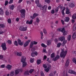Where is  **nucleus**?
Returning <instances> with one entry per match:
<instances>
[{
    "mask_svg": "<svg viewBox=\"0 0 76 76\" xmlns=\"http://www.w3.org/2000/svg\"><path fill=\"white\" fill-rule=\"evenodd\" d=\"M34 69H31L29 70V73H32V72H34Z\"/></svg>",
    "mask_w": 76,
    "mask_h": 76,
    "instance_id": "obj_38",
    "label": "nucleus"
},
{
    "mask_svg": "<svg viewBox=\"0 0 76 76\" xmlns=\"http://www.w3.org/2000/svg\"><path fill=\"white\" fill-rule=\"evenodd\" d=\"M21 16L23 18H25V14H21Z\"/></svg>",
    "mask_w": 76,
    "mask_h": 76,
    "instance_id": "obj_35",
    "label": "nucleus"
},
{
    "mask_svg": "<svg viewBox=\"0 0 76 76\" xmlns=\"http://www.w3.org/2000/svg\"><path fill=\"white\" fill-rule=\"evenodd\" d=\"M37 44H38V42H36L35 41H33V44H34V45Z\"/></svg>",
    "mask_w": 76,
    "mask_h": 76,
    "instance_id": "obj_59",
    "label": "nucleus"
},
{
    "mask_svg": "<svg viewBox=\"0 0 76 76\" xmlns=\"http://www.w3.org/2000/svg\"><path fill=\"white\" fill-rule=\"evenodd\" d=\"M59 58H60V56L58 55H57L55 57L53 58V61H55L57 60L58 59H59Z\"/></svg>",
    "mask_w": 76,
    "mask_h": 76,
    "instance_id": "obj_7",
    "label": "nucleus"
},
{
    "mask_svg": "<svg viewBox=\"0 0 76 76\" xmlns=\"http://www.w3.org/2000/svg\"><path fill=\"white\" fill-rule=\"evenodd\" d=\"M25 75H29V71L28 70L26 71L24 73Z\"/></svg>",
    "mask_w": 76,
    "mask_h": 76,
    "instance_id": "obj_34",
    "label": "nucleus"
},
{
    "mask_svg": "<svg viewBox=\"0 0 76 76\" xmlns=\"http://www.w3.org/2000/svg\"><path fill=\"white\" fill-rule=\"evenodd\" d=\"M30 61L31 63H33L34 61V60L33 59L31 58Z\"/></svg>",
    "mask_w": 76,
    "mask_h": 76,
    "instance_id": "obj_53",
    "label": "nucleus"
},
{
    "mask_svg": "<svg viewBox=\"0 0 76 76\" xmlns=\"http://www.w3.org/2000/svg\"><path fill=\"white\" fill-rule=\"evenodd\" d=\"M50 69H49V67H48L47 69H45V71L46 72H48Z\"/></svg>",
    "mask_w": 76,
    "mask_h": 76,
    "instance_id": "obj_39",
    "label": "nucleus"
},
{
    "mask_svg": "<svg viewBox=\"0 0 76 76\" xmlns=\"http://www.w3.org/2000/svg\"><path fill=\"white\" fill-rule=\"evenodd\" d=\"M37 6H38V7H40V8L42 7L41 4H39V3L37 4Z\"/></svg>",
    "mask_w": 76,
    "mask_h": 76,
    "instance_id": "obj_41",
    "label": "nucleus"
},
{
    "mask_svg": "<svg viewBox=\"0 0 76 76\" xmlns=\"http://www.w3.org/2000/svg\"><path fill=\"white\" fill-rule=\"evenodd\" d=\"M59 40L62 42V41H63L65 40V37L64 36L61 37L59 38Z\"/></svg>",
    "mask_w": 76,
    "mask_h": 76,
    "instance_id": "obj_10",
    "label": "nucleus"
},
{
    "mask_svg": "<svg viewBox=\"0 0 76 76\" xmlns=\"http://www.w3.org/2000/svg\"><path fill=\"white\" fill-rule=\"evenodd\" d=\"M70 39H71V36L70 35H69L68 36L67 38V39L68 41H70Z\"/></svg>",
    "mask_w": 76,
    "mask_h": 76,
    "instance_id": "obj_42",
    "label": "nucleus"
},
{
    "mask_svg": "<svg viewBox=\"0 0 76 76\" xmlns=\"http://www.w3.org/2000/svg\"><path fill=\"white\" fill-rule=\"evenodd\" d=\"M49 76H54V74L53 73H50L49 75Z\"/></svg>",
    "mask_w": 76,
    "mask_h": 76,
    "instance_id": "obj_55",
    "label": "nucleus"
},
{
    "mask_svg": "<svg viewBox=\"0 0 76 76\" xmlns=\"http://www.w3.org/2000/svg\"><path fill=\"white\" fill-rule=\"evenodd\" d=\"M62 33H63V35H67V32L66 31L65 29H63V31L62 32Z\"/></svg>",
    "mask_w": 76,
    "mask_h": 76,
    "instance_id": "obj_17",
    "label": "nucleus"
},
{
    "mask_svg": "<svg viewBox=\"0 0 76 76\" xmlns=\"http://www.w3.org/2000/svg\"><path fill=\"white\" fill-rule=\"evenodd\" d=\"M61 43H59L57 45V47H58V48H59L60 46H61Z\"/></svg>",
    "mask_w": 76,
    "mask_h": 76,
    "instance_id": "obj_36",
    "label": "nucleus"
},
{
    "mask_svg": "<svg viewBox=\"0 0 76 76\" xmlns=\"http://www.w3.org/2000/svg\"><path fill=\"white\" fill-rule=\"evenodd\" d=\"M20 69H19L15 70V75H18L19 73V72H20Z\"/></svg>",
    "mask_w": 76,
    "mask_h": 76,
    "instance_id": "obj_12",
    "label": "nucleus"
},
{
    "mask_svg": "<svg viewBox=\"0 0 76 76\" xmlns=\"http://www.w3.org/2000/svg\"><path fill=\"white\" fill-rule=\"evenodd\" d=\"M44 33L45 34H46L47 32V30H46V29L45 28L43 29V30Z\"/></svg>",
    "mask_w": 76,
    "mask_h": 76,
    "instance_id": "obj_40",
    "label": "nucleus"
},
{
    "mask_svg": "<svg viewBox=\"0 0 76 76\" xmlns=\"http://www.w3.org/2000/svg\"><path fill=\"white\" fill-rule=\"evenodd\" d=\"M45 1L47 3H50V0H45Z\"/></svg>",
    "mask_w": 76,
    "mask_h": 76,
    "instance_id": "obj_44",
    "label": "nucleus"
},
{
    "mask_svg": "<svg viewBox=\"0 0 76 76\" xmlns=\"http://www.w3.org/2000/svg\"><path fill=\"white\" fill-rule=\"evenodd\" d=\"M8 43L9 44H12V41L10 40H8L7 41Z\"/></svg>",
    "mask_w": 76,
    "mask_h": 76,
    "instance_id": "obj_48",
    "label": "nucleus"
},
{
    "mask_svg": "<svg viewBox=\"0 0 76 76\" xmlns=\"http://www.w3.org/2000/svg\"><path fill=\"white\" fill-rule=\"evenodd\" d=\"M72 18L73 19H76V14H74L72 15Z\"/></svg>",
    "mask_w": 76,
    "mask_h": 76,
    "instance_id": "obj_24",
    "label": "nucleus"
},
{
    "mask_svg": "<svg viewBox=\"0 0 76 76\" xmlns=\"http://www.w3.org/2000/svg\"><path fill=\"white\" fill-rule=\"evenodd\" d=\"M76 27H75V26H73V30L74 31H75V30H76Z\"/></svg>",
    "mask_w": 76,
    "mask_h": 76,
    "instance_id": "obj_64",
    "label": "nucleus"
},
{
    "mask_svg": "<svg viewBox=\"0 0 76 76\" xmlns=\"http://www.w3.org/2000/svg\"><path fill=\"white\" fill-rule=\"evenodd\" d=\"M17 55L18 56H19L20 57L22 56V53L21 52H17Z\"/></svg>",
    "mask_w": 76,
    "mask_h": 76,
    "instance_id": "obj_27",
    "label": "nucleus"
},
{
    "mask_svg": "<svg viewBox=\"0 0 76 76\" xmlns=\"http://www.w3.org/2000/svg\"><path fill=\"white\" fill-rule=\"evenodd\" d=\"M64 28H58L57 29L58 31L59 32H62L63 31V30H64Z\"/></svg>",
    "mask_w": 76,
    "mask_h": 76,
    "instance_id": "obj_13",
    "label": "nucleus"
},
{
    "mask_svg": "<svg viewBox=\"0 0 76 76\" xmlns=\"http://www.w3.org/2000/svg\"><path fill=\"white\" fill-rule=\"evenodd\" d=\"M35 3L37 4H38L39 3V1L38 0H36Z\"/></svg>",
    "mask_w": 76,
    "mask_h": 76,
    "instance_id": "obj_62",
    "label": "nucleus"
},
{
    "mask_svg": "<svg viewBox=\"0 0 76 76\" xmlns=\"http://www.w3.org/2000/svg\"><path fill=\"white\" fill-rule=\"evenodd\" d=\"M73 62L75 63L76 64V59L75 58H73L72 60Z\"/></svg>",
    "mask_w": 76,
    "mask_h": 76,
    "instance_id": "obj_47",
    "label": "nucleus"
},
{
    "mask_svg": "<svg viewBox=\"0 0 76 76\" xmlns=\"http://www.w3.org/2000/svg\"><path fill=\"white\" fill-rule=\"evenodd\" d=\"M14 44L15 45H16V46H18V42H17V41H15L14 42Z\"/></svg>",
    "mask_w": 76,
    "mask_h": 76,
    "instance_id": "obj_43",
    "label": "nucleus"
},
{
    "mask_svg": "<svg viewBox=\"0 0 76 76\" xmlns=\"http://www.w3.org/2000/svg\"><path fill=\"white\" fill-rule=\"evenodd\" d=\"M66 14H67V15H69V14H70V10L68 8H66Z\"/></svg>",
    "mask_w": 76,
    "mask_h": 76,
    "instance_id": "obj_11",
    "label": "nucleus"
},
{
    "mask_svg": "<svg viewBox=\"0 0 76 76\" xmlns=\"http://www.w3.org/2000/svg\"><path fill=\"white\" fill-rule=\"evenodd\" d=\"M25 60H26V57H25L23 56L21 58V61L23 63L22 67H26V62H25Z\"/></svg>",
    "mask_w": 76,
    "mask_h": 76,
    "instance_id": "obj_1",
    "label": "nucleus"
},
{
    "mask_svg": "<svg viewBox=\"0 0 76 76\" xmlns=\"http://www.w3.org/2000/svg\"><path fill=\"white\" fill-rule=\"evenodd\" d=\"M39 18L38 17H37L36 18V22L37 23H39Z\"/></svg>",
    "mask_w": 76,
    "mask_h": 76,
    "instance_id": "obj_31",
    "label": "nucleus"
},
{
    "mask_svg": "<svg viewBox=\"0 0 76 76\" xmlns=\"http://www.w3.org/2000/svg\"><path fill=\"white\" fill-rule=\"evenodd\" d=\"M25 10H20V12L21 14H25Z\"/></svg>",
    "mask_w": 76,
    "mask_h": 76,
    "instance_id": "obj_21",
    "label": "nucleus"
},
{
    "mask_svg": "<svg viewBox=\"0 0 76 76\" xmlns=\"http://www.w3.org/2000/svg\"><path fill=\"white\" fill-rule=\"evenodd\" d=\"M51 43V40H48L47 41V44L48 45H50Z\"/></svg>",
    "mask_w": 76,
    "mask_h": 76,
    "instance_id": "obj_19",
    "label": "nucleus"
},
{
    "mask_svg": "<svg viewBox=\"0 0 76 76\" xmlns=\"http://www.w3.org/2000/svg\"><path fill=\"white\" fill-rule=\"evenodd\" d=\"M6 15L9 16V12L7 10L5 12Z\"/></svg>",
    "mask_w": 76,
    "mask_h": 76,
    "instance_id": "obj_37",
    "label": "nucleus"
},
{
    "mask_svg": "<svg viewBox=\"0 0 76 76\" xmlns=\"http://www.w3.org/2000/svg\"><path fill=\"white\" fill-rule=\"evenodd\" d=\"M42 8H40L41 10H46L47 9V5H45L43 6V7H42Z\"/></svg>",
    "mask_w": 76,
    "mask_h": 76,
    "instance_id": "obj_14",
    "label": "nucleus"
},
{
    "mask_svg": "<svg viewBox=\"0 0 76 76\" xmlns=\"http://www.w3.org/2000/svg\"><path fill=\"white\" fill-rule=\"evenodd\" d=\"M32 22H33V20H31L29 22V24L31 25V24L32 23Z\"/></svg>",
    "mask_w": 76,
    "mask_h": 76,
    "instance_id": "obj_45",
    "label": "nucleus"
},
{
    "mask_svg": "<svg viewBox=\"0 0 76 76\" xmlns=\"http://www.w3.org/2000/svg\"><path fill=\"white\" fill-rule=\"evenodd\" d=\"M7 22L9 23H11V20L10 18L8 19L7 20Z\"/></svg>",
    "mask_w": 76,
    "mask_h": 76,
    "instance_id": "obj_46",
    "label": "nucleus"
},
{
    "mask_svg": "<svg viewBox=\"0 0 76 76\" xmlns=\"http://www.w3.org/2000/svg\"><path fill=\"white\" fill-rule=\"evenodd\" d=\"M41 46L44 48H46V47H47V46L45 45V44H44V43H42L41 44Z\"/></svg>",
    "mask_w": 76,
    "mask_h": 76,
    "instance_id": "obj_30",
    "label": "nucleus"
},
{
    "mask_svg": "<svg viewBox=\"0 0 76 76\" xmlns=\"http://www.w3.org/2000/svg\"><path fill=\"white\" fill-rule=\"evenodd\" d=\"M67 51L66 50L64 51H64L63 50L61 53V54L60 55V57L62 58H64L65 57H66V54H67Z\"/></svg>",
    "mask_w": 76,
    "mask_h": 76,
    "instance_id": "obj_2",
    "label": "nucleus"
},
{
    "mask_svg": "<svg viewBox=\"0 0 76 76\" xmlns=\"http://www.w3.org/2000/svg\"><path fill=\"white\" fill-rule=\"evenodd\" d=\"M70 20V18L68 17H66V19L64 20V22H68L69 21V20Z\"/></svg>",
    "mask_w": 76,
    "mask_h": 76,
    "instance_id": "obj_16",
    "label": "nucleus"
},
{
    "mask_svg": "<svg viewBox=\"0 0 76 76\" xmlns=\"http://www.w3.org/2000/svg\"><path fill=\"white\" fill-rule=\"evenodd\" d=\"M7 4H8V1H6L5 3V6H6V5H7Z\"/></svg>",
    "mask_w": 76,
    "mask_h": 76,
    "instance_id": "obj_56",
    "label": "nucleus"
},
{
    "mask_svg": "<svg viewBox=\"0 0 76 76\" xmlns=\"http://www.w3.org/2000/svg\"><path fill=\"white\" fill-rule=\"evenodd\" d=\"M68 73H71V74H74L76 75V72H75V71L72 70H69L68 71Z\"/></svg>",
    "mask_w": 76,
    "mask_h": 76,
    "instance_id": "obj_8",
    "label": "nucleus"
},
{
    "mask_svg": "<svg viewBox=\"0 0 76 76\" xmlns=\"http://www.w3.org/2000/svg\"><path fill=\"white\" fill-rule=\"evenodd\" d=\"M31 56H32V57H34V56H35V54L34 53H31Z\"/></svg>",
    "mask_w": 76,
    "mask_h": 76,
    "instance_id": "obj_54",
    "label": "nucleus"
},
{
    "mask_svg": "<svg viewBox=\"0 0 76 76\" xmlns=\"http://www.w3.org/2000/svg\"><path fill=\"white\" fill-rule=\"evenodd\" d=\"M5 27V25L4 24H0V28H4Z\"/></svg>",
    "mask_w": 76,
    "mask_h": 76,
    "instance_id": "obj_28",
    "label": "nucleus"
},
{
    "mask_svg": "<svg viewBox=\"0 0 76 76\" xmlns=\"http://www.w3.org/2000/svg\"><path fill=\"white\" fill-rule=\"evenodd\" d=\"M34 55H35V56H37V55H38V53H37V51L34 52Z\"/></svg>",
    "mask_w": 76,
    "mask_h": 76,
    "instance_id": "obj_60",
    "label": "nucleus"
},
{
    "mask_svg": "<svg viewBox=\"0 0 76 76\" xmlns=\"http://www.w3.org/2000/svg\"><path fill=\"white\" fill-rule=\"evenodd\" d=\"M76 37V32H75V33L73 34L72 36V38L73 39L75 38Z\"/></svg>",
    "mask_w": 76,
    "mask_h": 76,
    "instance_id": "obj_32",
    "label": "nucleus"
},
{
    "mask_svg": "<svg viewBox=\"0 0 76 76\" xmlns=\"http://www.w3.org/2000/svg\"><path fill=\"white\" fill-rule=\"evenodd\" d=\"M15 75V72L13 71H12L11 72L10 75L11 76H14Z\"/></svg>",
    "mask_w": 76,
    "mask_h": 76,
    "instance_id": "obj_23",
    "label": "nucleus"
},
{
    "mask_svg": "<svg viewBox=\"0 0 76 76\" xmlns=\"http://www.w3.org/2000/svg\"><path fill=\"white\" fill-rule=\"evenodd\" d=\"M75 4L72 3L69 5L70 7H75Z\"/></svg>",
    "mask_w": 76,
    "mask_h": 76,
    "instance_id": "obj_26",
    "label": "nucleus"
},
{
    "mask_svg": "<svg viewBox=\"0 0 76 76\" xmlns=\"http://www.w3.org/2000/svg\"><path fill=\"white\" fill-rule=\"evenodd\" d=\"M10 9L13 10L14 9V8H15V5H12L10 6Z\"/></svg>",
    "mask_w": 76,
    "mask_h": 76,
    "instance_id": "obj_22",
    "label": "nucleus"
},
{
    "mask_svg": "<svg viewBox=\"0 0 76 76\" xmlns=\"http://www.w3.org/2000/svg\"><path fill=\"white\" fill-rule=\"evenodd\" d=\"M3 58V56L2 55H0V59H2Z\"/></svg>",
    "mask_w": 76,
    "mask_h": 76,
    "instance_id": "obj_61",
    "label": "nucleus"
},
{
    "mask_svg": "<svg viewBox=\"0 0 76 76\" xmlns=\"http://www.w3.org/2000/svg\"><path fill=\"white\" fill-rule=\"evenodd\" d=\"M41 76H44V73H43V72L42 71L41 72Z\"/></svg>",
    "mask_w": 76,
    "mask_h": 76,
    "instance_id": "obj_52",
    "label": "nucleus"
},
{
    "mask_svg": "<svg viewBox=\"0 0 76 76\" xmlns=\"http://www.w3.org/2000/svg\"><path fill=\"white\" fill-rule=\"evenodd\" d=\"M67 43V40H65L63 42V45H65V44Z\"/></svg>",
    "mask_w": 76,
    "mask_h": 76,
    "instance_id": "obj_49",
    "label": "nucleus"
},
{
    "mask_svg": "<svg viewBox=\"0 0 76 76\" xmlns=\"http://www.w3.org/2000/svg\"><path fill=\"white\" fill-rule=\"evenodd\" d=\"M41 63V59H38L37 61V64H39Z\"/></svg>",
    "mask_w": 76,
    "mask_h": 76,
    "instance_id": "obj_25",
    "label": "nucleus"
},
{
    "mask_svg": "<svg viewBox=\"0 0 76 76\" xmlns=\"http://www.w3.org/2000/svg\"><path fill=\"white\" fill-rule=\"evenodd\" d=\"M2 48L3 50L6 51L7 50V47H6V45L5 43H2L1 45Z\"/></svg>",
    "mask_w": 76,
    "mask_h": 76,
    "instance_id": "obj_4",
    "label": "nucleus"
},
{
    "mask_svg": "<svg viewBox=\"0 0 76 76\" xmlns=\"http://www.w3.org/2000/svg\"><path fill=\"white\" fill-rule=\"evenodd\" d=\"M30 42V40H28V41H26L23 45L24 47H27V46L28 45L29 43Z\"/></svg>",
    "mask_w": 76,
    "mask_h": 76,
    "instance_id": "obj_5",
    "label": "nucleus"
},
{
    "mask_svg": "<svg viewBox=\"0 0 76 76\" xmlns=\"http://www.w3.org/2000/svg\"><path fill=\"white\" fill-rule=\"evenodd\" d=\"M43 67H44V68H45V69H46V68H47V66L45 64H43Z\"/></svg>",
    "mask_w": 76,
    "mask_h": 76,
    "instance_id": "obj_50",
    "label": "nucleus"
},
{
    "mask_svg": "<svg viewBox=\"0 0 76 76\" xmlns=\"http://www.w3.org/2000/svg\"><path fill=\"white\" fill-rule=\"evenodd\" d=\"M39 15L37 13H34L33 15V16H31V18L32 19H34V18H36L37 16H38Z\"/></svg>",
    "mask_w": 76,
    "mask_h": 76,
    "instance_id": "obj_6",
    "label": "nucleus"
},
{
    "mask_svg": "<svg viewBox=\"0 0 76 76\" xmlns=\"http://www.w3.org/2000/svg\"><path fill=\"white\" fill-rule=\"evenodd\" d=\"M0 14L1 15L4 14V12H3V11L2 8H0Z\"/></svg>",
    "mask_w": 76,
    "mask_h": 76,
    "instance_id": "obj_20",
    "label": "nucleus"
},
{
    "mask_svg": "<svg viewBox=\"0 0 76 76\" xmlns=\"http://www.w3.org/2000/svg\"><path fill=\"white\" fill-rule=\"evenodd\" d=\"M27 27H24L23 26H20L19 28V30L22 31H26L27 30Z\"/></svg>",
    "mask_w": 76,
    "mask_h": 76,
    "instance_id": "obj_3",
    "label": "nucleus"
},
{
    "mask_svg": "<svg viewBox=\"0 0 76 76\" xmlns=\"http://www.w3.org/2000/svg\"><path fill=\"white\" fill-rule=\"evenodd\" d=\"M6 68L8 69V70H10L11 69V67H12V66L10 65H8L7 66H6Z\"/></svg>",
    "mask_w": 76,
    "mask_h": 76,
    "instance_id": "obj_18",
    "label": "nucleus"
},
{
    "mask_svg": "<svg viewBox=\"0 0 76 76\" xmlns=\"http://www.w3.org/2000/svg\"><path fill=\"white\" fill-rule=\"evenodd\" d=\"M55 11L57 13V12H58V8H56L55 9Z\"/></svg>",
    "mask_w": 76,
    "mask_h": 76,
    "instance_id": "obj_58",
    "label": "nucleus"
},
{
    "mask_svg": "<svg viewBox=\"0 0 76 76\" xmlns=\"http://www.w3.org/2000/svg\"><path fill=\"white\" fill-rule=\"evenodd\" d=\"M64 10H65V8H64V9L61 11L62 14L63 15H64Z\"/></svg>",
    "mask_w": 76,
    "mask_h": 76,
    "instance_id": "obj_29",
    "label": "nucleus"
},
{
    "mask_svg": "<svg viewBox=\"0 0 76 76\" xmlns=\"http://www.w3.org/2000/svg\"><path fill=\"white\" fill-rule=\"evenodd\" d=\"M18 44L20 45H23V42H21L20 39H18Z\"/></svg>",
    "mask_w": 76,
    "mask_h": 76,
    "instance_id": "obj_9",
    "label": "nucleus"
},
{
    "mask_svg": "<svg viewBox=\"0 0 76 76\" xmlns=\"http://www.w3.org/2000/svg\"><path fill=\"white\" fill-rule=\"evenodd\" d=\"M1 68H4L5 67V64H3L1 66Z\"/></svg>",
    "mask_w": 76,
    "mask_h": 76,
    "instance_id": "obj_51",
    "label": "nucleus"
},
{
    "mask_svg": "<svg viewBox=\"0 0 76 76\" xmlns=\"http://www.w3.org/2000/svg\"><path fill=\"white\" fill-rule=\"evenodd\" d=\"M13 0H10V1L9 2V4H11V3H13Z\"/></svg>",
    "mask_w": 76,
    "mask_h": 76,
    "instance_id": "obj_57",
    "label": "nucleus"
},
{
    "mask_svg": "<svg viewBox=\"0 0 76 76\" xmlns=\"http://www.w3.org/2000/svg\"><path fill=\"white\" fill-rule=\"evenodd\" d=\"M69 61H69V60H67V61H66V63L65 64V66H66V67H67V66H69Z\"/></svg>",
    "mask_w": 76,
    "mask_h": 76,
    "instance_id": "obj_15",
    "label": "nucleus"
},
{
    "mask_svg": "<svg viewBox=\"0 0 76 76\" xmlns=\"http://www.w3.org/2000/svg\"><path fill=\"white\" fill-rule=\"evenodd\" d=\"M47 56H45V55L44 56L43 58H44V60H46V58H47Z\"/></svg>",
    "mask_w": 76,
    "mask_h": 76,
    "instance_id": "obj_63",
    "label": "nucleus"
},
{
    "mask_svg": "<svg viewBox=\"0 0 76 76\" xmlns=\"http://www.w3.org/2000/svg\"><path fill=\"white\" fill-rule=\"evenodd\" d=\"M50 56L52 58H54L55 57V53H52L51 54Z\"/></svg>",
    "mask_w": 76,
    "mask_h": 76,
    "instance_id": "obj_33",
    "label": "nucleus"
}]
</instances>
